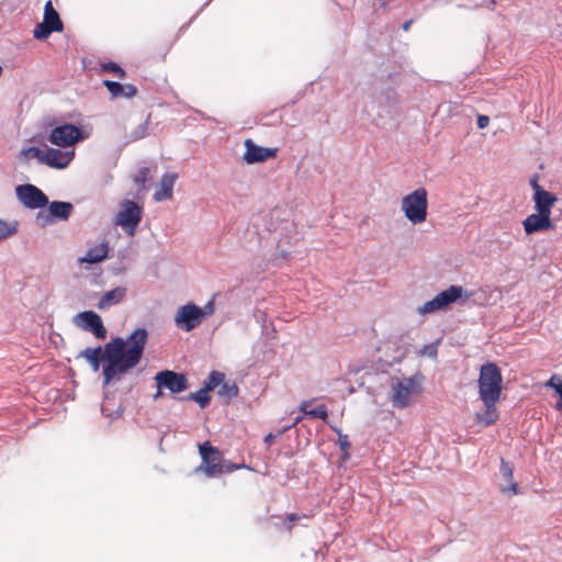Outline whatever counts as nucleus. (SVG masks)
<instances>
[{"label": "nucleus", "mask_w": 562, "mask_h": 562, "mask_svg": "<svg viewBox=\"0 0 562 562\" xmlns=\"http://www.w3.org/2000/svg\"><path fill=\"white\" fill-rule=\"evenodd\" d=\"M146 341V329L137 328L126 341L114 338L108 342V384L116 375L126 373L139 363Z\"/></svg>", "instance_id": "obj_1"}, {"label": "nucleus", "mask_w": 562, "mask_h": 562, "mask_svg": "<svg viewBox=\"0 0 562 562\" xmlns=\"http://www.w3.org/2000/svg\"><path fill=\"white\" fill-rule=\"evenodd\" d=\"M479 394L482 401L498 402L503 390V376L496 363L487 362L480 369Z\"/></svg>", "instance_id": "obj_2"}, {"label": "nucleus", "mask_w": 562, "mask_h": 562, "mask_svg": "<svg viewBox=\"0 0 562 562\" xmlns=\"http://www.w3.org/2000/svg\"><path fill=\"white\" fill-rule=\"evenodd\" d=\"M202 463L198 471H202L209 477L218 476L223 473H231L237 469L245 468L244 464H224L223 457L218 448L213 447L210 441L199 445Z\"/></svg>", "instance_id": "obj_3"}, {"label": "nucleus", "mask_w": 562, "mask_h": 562, "mask_svg": "<svg viewBox=\"0 0 562 562\" xmlns=\"http://www.w3.org/2000/svg\"><path fill=\"white\" fill-rule=\"evenodd\" d=\"M555 202L535 204V213L522 221L524 232L527 236L555 229V222L551 218Z\"/></svg>", "instance_id": "obj_4"}, {"label": "nucleus", "mask_w": 562, "mask_h": 562, "mask_svg": "<svg viewBox=\"0 0 562 562\" xmlns=\"http://www.w3.org/2000/svg\"><path fill=\"white\" fill-rule=\"evenodd\" d=\"M422 393L420 383L416 378L395 379L391 383V403L393 407L403 409L409 406L413 398Z\"/></svg>", "instance_id": "obj_5"}, {"label": "nucleus", "mask_w": 562, "mask_h": 562, "mask_svg": "<svg viewBox=\"0 0 562 562\" xmlns=\"http://www.w3.org/2000/svg\"><path fill=\"white\" fill-rule=\"evenodd\" d=\"M427 191L418 188L402 199V211L406 218L413 224H420L427 217Z\"/></svg>", "instance_id": "obj_6"}, {"label": "nucleus", "mask_w": 562, "mask_h": 562, "mask_svg": "<svg viewBox=\"0 0 562 562\" xmlns=\"http://www.w3.org/2000/svg\"><path fill=\"white\" fill-rule=\"evenodd\" d=\"M143 218V207L132 200H124L120 204L114 217V224L121 227L130 237H133Z\"/></svg>", "instance_id": "obj_7"}, {"label": "nucleus", "mask_w": 562, "mask_h": 562, "mask_svg": "<svg viewBox=\"0 0 562 562\" xmlns=\"http://www.w3.org/2000/svg\"><path fill=\"white\" fill-rule=\"evenodd\" d=\"M27 153L37 158L41 162L56 169L66 168L75 157L74 149L61 150L57 148L30 147Z\"/></svg>", "instance_id": "obj_8"}, {"label": "nucleus", "mask_w": 562, "mask_h": 562, "mask_svg": "<svg viewBox=\"0 0 562 562\" xmlns=\"http://www.w3.org/2000/svg\"><path fill=\"white\" fill-rule=\"evenodd\" d=\"M64 24L55 10L53 2L48 0L44 5L43 21L36 24L33 36L36 40H46L53 32H61Z\"/></svg>", "instance_id": "obj_9"}, {"label": "nucleus", "mask_w": 562, "mask_h": 562, "mask_svg": "<svg viewBox=\"0 0 562 562\" xmlns=\"http://www.w3.org/2000/svg\"><path fill=\"white\" fill-rule=\"evenodd\" d=\"M72 210L74 206L69 202L54 201L48 204L47 210H42L36 214V224L45 227L55 221H66L69 218Z\"/></svg>", "instance_id": "obj_10"}, {"label": "nucleus", "mask_w": 562, "mask_h": 562, "mask_svg": "<svg viewBox=\"0 0 562 562\" xmlns=\"http://www.w3.org/2000/svg\"><path fill=\"white\" fill-rule=\"evenodd\" d=\"M463 292L462 286L451 285L449 289L438 293L432 300L426 302L418 308V312L423 315L434 313L439 310L446 308L451 303L456 302L461 297Z\"/></svg>", "instance_id": "obj_11"}, {"label": "nucleus", "mask_w": 562, "mask_h": 562, "mask_svg": "<svg viewBox=\"0 0 562 562\" xmlns=\"http://www.w3.org/2000/svg\"><path fill=\"white\" fill-rule=\"evenodd\" d=\"M19 201L27 209H43L48 204L46 194L33 184H20L15 189Z\"/></svg>", "instance_id": "obj_12"}, {"label": "nucleus", "mask_w": 562, "mask_h": 562, "mask_svg": "<svg viewBox=\"0 0 562 562\" xmlns=\"http://www.w3.org/2000/svg\"><path fill=\"white\" fill-rule=\"evenodd\" d=\"M48 139L54 145L69 147L83 139V133L81 128L72 124H64L53 128Z\"/></svg>", "instance_id": "obj_13"}, {"label": "nucleus", "mask_w": 562, "mask_h": 562, "mask_svg": "<svg viewBox=\"0 0 562 562\" xmlns=\"http://www.w3.org/2000/svg\"><path fill=\"white\" fill-rule=\"evenodd\" d=\"M204 315L205 313L198 305L187 304L179 307L175 316V323L179 328L190 331L201 323Z\"/></svg>", "instance_id": "obj_14"}, {"label": "nucleus", "mask_w": 562, "mask_h": 562, "mask_svg": "<svg viewBox=\"0 0 562 562\" xmlns=\"http://www.w3.org/2000/svg\"><path fill=\"white\" fill-rule=\"evenodd\" d=\"M72 323L85 331H90L98 338L105 337L101 317L93 311H85L74 316Z\"/></svg>", "instance_id": "obj_15"}, {"label": "nucleus", "mask_w": 562, "mask_h": 562, "mask_svg": "<svg viewBox=\"0 0 562 562\" xmlns=\"http://www.w3.org/2000/svg\"><path fill=\"white\" fill-rule=\"evenodd\" d=\"M155 380L159 389H167L172 393H180L188 389L187 376L170 370H164L156 374Z\"/></svg>", "instance_id": "obj_16"}, {"label": "nucleus", "mask_w": 562, "mask_h": 562, "mask_svg": "<svg viewBox=\"0 0 562 562\" xmlns=\"http://www.w3.org/2000/svg\"><path fill=\"white\" fill-rule=\"evenodd\" d=\"M244 160L247 164H257L266 161L270 158H276L277 148H266L256 145L251 139H246L245 143Z\"/></svg>", "instance_id": "obj_17"}, {"label": "nucleus", "mask_w": 562, "mask_h": 562, "mask_svg": "<svg viewBox=\"0 0 562 562\" xmlns=\"http://www.w3.org/2000/svg\"><path fill=\"white\" fill-rule=\"evenodd\" d=\"M178 179V173L176 172H167L162 175L159 183L156 187L154 192V200L156 202H162L166 200H170L173 196V186Z\"/></svg>", "instance_id": "obj_18"}, {"label": "nucleus", "mask_w": 562, "mask_h": 562, "mask_svg": "<svg viewBox=\"0 0 562 562\" xmlns=\"http://www.w3.org/2000/svg\"><path fill=\"white\" fill-rule=\"evenodd\" d=\"M108 92L111 94L113 99H132L137 94L138 89L136 86L131 83L123 85L116 81L108 80Z\"/></svg>", "instance_id": "obj_19"}, {"label": "nucleus", "mask_w": 562, "mask_h": 562, "mask_svg": "<svg viewBox=\"0 0 562 562\" xmlns=\"http://www.w3.org/2000/svg\"><path fill=\"white\" fill-rule=\"evenodd\" d=\"M105 259V243L101 241L99 245L90 248L87 254L80 258H78V263L80 266L86 265V269H89L90 266L100 263Z\"/></svg>", "instance_id": "obj_20"}, {"label": "nucleus", "mask_w": 562, "mask_h": 562, "mask_svg": "<svg viewBox=\"0 0 562 562\" xmlns=\"http://www.w3.org/2000/svg\"><path fill=\"white\" fill-rule=\"evenodd\" d=\"M79 357L83 358L91 369L97 372L101 366V363L105 362V350L101 347L97 348H86L79 353Z\"/></svg>", "instance_id": "obj_21"}, {"label": "nucleus", "mask_w": 562, "mask_h": 562, "mask_svg": "<svg viewBox=\"0 0 562 562\" xmlns=\"http://www.w3.org/2000/svg\"><path fill=\"white\" fill-rule=\"evenodd\" d=\"M530 186L533 190L532 201L535 204L537 203H549L557 202L558 198L555 194L544 190L538 182V176H533L530 179Z\"/></svg>", "instance_id": "obj_22"}, {"label": "nucleus", "mask_w": 562, "mask_h": 562, "mask_svg": "<svg viewBox=\"0 0 562 562\" xmlns=\"http://www.w3.org/2000/svg\"><path fill=\"white\" fill-rule=\"evenodd\" d=\"M171 47L172 42H156L150 47L148 59L153 63H164Z\"/></svg>", "instance_id": "obj_23"}, {"label": "nucleus", "mask_w": 562, "mask_h": 562, "mask_svg": "<svg viewBox=\"0 0 562 562\" xmlns=\"http://www.w3.org/2000/svg\"><path fill=\"white\" fill-rule=\"evenodd\" d=\"M482 402L485 406V411L482 414L476 415V420H477V423H480L484 426L493 425L498 419V412L496 409L497 402H493L492 404L488 401H482Z\"/></svg>", "instance_id": "obj_24"}, {"label": "nucleus", "mask_w": 562, "mask_h": 562, "mask_svg": "<svg viewBox=\"0 0 562 562\" xmlns=\"http://www.w3.org/2000/svg\"><path fill=\"white\" fill-rule=\"evenodd\" d=\"M308 404H310V402L304 401L300 405V411L304 415L313 417V418H319L322 420H326L328 418V409L324 404L318 405L313 409H307Z\"/></svg>", "instance_id": "obj_25"}, {"label": "nucleus", "mask_w": 562, "mask_h": 562, "mask_svg": "<svg viewBox=\"0 0 562 562\" xmlns=\"http://www.w3.org/2000/svg\"><path fill=\"white\" fill-rule=\"evenodd\" d=\"M151 179V169L149 167H140L133 177V181L139 190L146 189V184Z\"/></svg>", "instance_id": "obj_26"}, {"label": "nucleus", "mask_w": 562, "mask_h": 562, "mask_svg": "<svg viewBox=\"0 0 562 562\" xmlns=\"http://www.w3.org/2000/svg\"><path fill=\"white\" fill-rule=\"evenodd\" d=\"M18 232L16 222H5L0 218V240L7 239Z\"/></svg>", "instance_id": "obj_27"}, {"label": "nucleus", "mask_w": 562, "mask_h": 562, "mask_svg": "<svg viewBox=\"0 0 562 562\" xmlns=\"http://www.w3.org/2000/svg\"><path fill=\"white\" fill-rule=\"evenodd\" d=\"M210 390H206L204 386L198 392L191 393L188 396V400H192L199 403V405L204 408L210 404L211 397L209 395Z\"/></svg>", "instance_id": "obj_28"}, {"label": "nucleus", "mask_w": 562, "mask_h": 562, "mask_svg": "<svg viewBox=\"0 0 562 562\" xmlns=\"http://www.w3.org/2000/svg\"><path fill=\"white\" fill-rule=\"evenodd\" d=\"M224 374L218 371H212L207 379L204 381V387L212 391L224 381Z\"/></svg>", "instance_id": "obj_29"}, {"label": "nucleus", "mask_w": 562, "mask_h": 562, "mask_svg": "<svg viewBox=\"0 0 562 562\" xmlns=\"http://www.w3.org/2000/svg\"><path fill=\"white\" fill-rule=\"evenodd\" d=\"M148 135V119L140 123L131 134L128 135V139L131 142H136L142 139Z\"/></svg>", "instance_id": "obj_30"}, {"label": "nucleus", "mask_w": 562, "mask_h": 562, "mask_svg": "<svg viewBox=\"0 0 562 562\" xmlns=\"http://www.w3.org/2000/svg\"><path fill=\"white\" fill-rule=\"evenodd\" d=\"M126 294V289L117 286L111 291H108V305L120 303Z\"/></svg>", "instance_id": "obj_31"}, {"label": "nucleus", "mask_w": 562, "mask_h": 562, "mask_svg": "<svg viewBox=\"0 0 562 562\" xmlns=\"http://www.w3.org/2000/svg\"><path fill=\"white\" fill-rule=\"evenodd\" d=\"M501 473L508 482L514 480V469L510 463L504 459L501 460Z\"/></svg>", "instance_id": "obj_32"}, {"label": "nucleus", "mask_w": 562, "mask_h": 562, "mask_svg": "<svg viewBox=\"0 0 562 562\" xmlns=\"http://www.w3.org/2000/svg\"><path fill=\"white\" fill-rule=\"evenodd\" d=\"M437 344L425 345L419 351L418 355L424 357L427 356L429 358L435 359L437 357Z\"/></svg>", "instance_id": "obj_33"}, {"label": "nucleus", "mask_w": 562, "mask_h": 562, "mask_svg": "<svg viewBox=\"0 0 562 562\" xmlns=\"http://www.w3.org/2000/svg\"><path fill=\"white\" fill-rule=\"evenodd\" d=\"M108 71L114 72L121 79L124 78L126 75L123 68H121L119 65L112 61H108Z\"/></svg>", "instance_id": "obj_34"}, {"label": "nucleus", "mask_w": 562, "mask_h": 562, "mask_svg": "<svg viewBox=\"0 0 562 562\" xmlns=\"http://www.w3.org/2000/svg\"><path fill=\"white\" fill-rule=\"evenodd\" d=\"M546 385L553 389L558 393L559 387L562 386V382L559 376L552 375Z\"/></svg>", "instance_id": "obj_35"}, {"label": "nucleus", "mask_w": 562, "mask_h": 562, "mask_svg": "<svg viewBox=\"0 0 562 562\" xmlns=\"http://www.w3.org/2000/svg\"><path fill=\"white\" fill-rule=\"evenodd\" d=\"M509 483H510L509 487H503L502 491L504 493L510 492L512 494H518L519 493V488H518L517 483L514 482V480L512 482H509Z\"/></svg>", "instance_id": "obj_36"}, {"label": "nucleus", "mask_w": 562, "mask_h": 562, "mask_svg": "<svg viewBox=\"0 0 562 562\" xmlns=\"http://www.w3.org/2000/svg\"><path fill=\"white\" fill-rule=\"evenodd\" d=\"M490 123V117L486 115H480L477 117V126L479 128H485Z\"/></svg>", "instance_id": "obj_37"}, {"label": "nucleus", "mask_w": 562, "mask_h": 562, "mask_svg": "<svg viewBox=\"0 0 562 562\" xmlns=\"http://www.w3.org/2000/svg\"><path fill=\"white\" fill-rule=\"evenodd\" d=\"M285 519L290 522H294L301 519V517L296 514H288Z\"/></svg>", "instance_id": "obj_38"}, {"label": "nucleus", "mask_w": 562, "mask_h": 562, "mask_svg": "<svg viewBox=\"0 0 562 562\" xmlns=\"http://www.w3.org/2000/svg\"><path fill=\"white\" fill-rule=\"evenodd\" d=\"M274 438H276V436H274V435H272V434H268V435L265 437V443H266L267 446H270V445L273 442Z\"/></svg>", "instance_id": "obj_39"}, {"label": "nucleus", "mask_w": 562, "mask_h": 562, "mask_svg": "<svg viewBox=\"0 0 562 562\" xmlns=\"http://www.w3.org/2000/svg\"><path fill=\"white\" fill-rule=\"evenodd\" d=\"M558 394L560 395V401L557 403L555 407L562 409V386L559 387Z\"/></svg>", "instance_id": "obj_40"}, {"label": "nucleus", "mask_w": 562, "mask_h": 562, "mask_svg": "<svg viewBox=\"0 0 562 562\" xmlns=\"http://www.w3.org/2000/svg\"><path fill=\"white\" fill-rule=\"evenodd\" d=\"M412 23H413V20H408V21L404 22V24H403V30H404L405 32H407V31L409 30V27H411Z\"/></svg>", "instance_id": "obj_41"}, {"label": "nucleus", "mask_w": 562, "mask_h": 562, "mask_svg": "<svg viewBox=\"0 0 562 562\" xmlns=\"http://www.w3.org/2000/svg\"><path fill=\"white\" fill-rule=\"evenodd\" d=\"M104 303H105V295L100 297V300H99V307H102Z\"/></svg>", "instance_id": "obj_42"}, {"label": "nucleus", "mask_w": 562, "mask_h": 562, "mask_svg": "<svg viewBox=\"0 0 562 562\" xmlns=\"http://www.w3.org/2000/svg\"><path fill=\"white\" fill-rule=\"evenodd\" d=\"M159 396H161V389L158 387V391L157 393L154 395V398H158Z\"/></svg>", "instance_id": "obj_43"}, {"label": "nucleus", "mask_w": 562, "mask_h": 562, "mask_svg": "<svg viewBox=\"0 0 562 562\" xmlns=\"http://www.w3.org/2000/svg\"><path fill=\"white\" fill-rule=\"evenodd\" d=\"M301 419H302V417H300V416H299V417H296L292 426H294V425H296L297 423H300V422H301Z\"/></svg>", "instance_id": "obj_44"}, {"label": "nucleus", "mask_w": 562, "mask_h": 562, "mask_svg": "<svg viewBox=\"0 0 562 562\" xmlns=\"http://www.w3.org/2000/svg\"><path fill=\"white\" fill-rule=\"evenodd\" d=\"M341 446L345 448V447H348V446H349V443H348L347 441H342V440H341Z\"/></svg>", "instance_id": "obj_45"}, {"label": "nucleus", "mask_w": 562, "mask_h": 562, "mask_svg": "<svg viewBox=\"0 0 562 562\" xmlns=\"http://www.w3.org/2000/svg\"><path fill=\"white\" fill-rule=\"evenodd\" d=\"M101 69H105V64H101Z\"/></svg>", "instance_id": "obj_46"}]
</instances>
